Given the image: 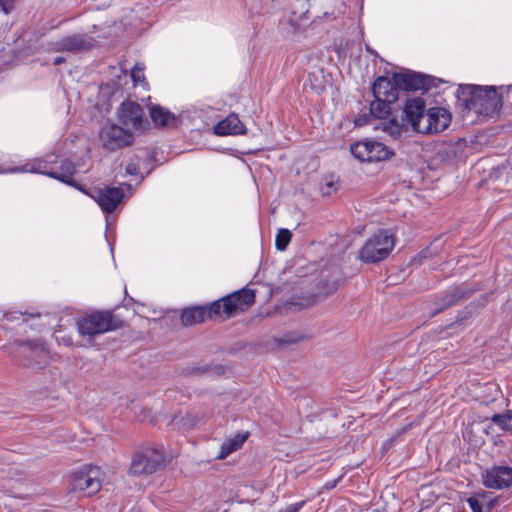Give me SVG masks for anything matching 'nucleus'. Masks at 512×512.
I'll return each instance as SVG.
<instances>
[{
	"instance_id": "obj_30",
	"label": "nucleus",
	"mask_w": 512,
	"mask_h": 512,
	"mask_svg": "<svg viewBox=\"0 0 512 512\" xmlns=\"http://www.w3.org/2000/svg\"><path fill=\"white\" fill-rule=\"evenodd\" d=\"M510 172V165L508 163H502L497 167H493L489 173V179L496 182L501 181L505 178V182H507L506 177Z\"/></svg>"
},
{
	"instance_id": "obj_16",
	"label": "nucleus",
	"mask_w": 512,
	"mask_h": 512,
	"mask_svg": "<svg viewBox=\"0 0 512 512\" xmlns=\"http://www.w3.org/2000/svg\"><path fill=\"white\" fill-rule=\"evenodd\" d=\"M93 470L92 465H85L78 471L74 472L70 477L69 490L73 492L85 491L94 481V477L90 475Z\"/></svg>"
},
{
	"instance_id": "obj_10",
	"label": "nucleus",
	"mask_w": 512,
	"mask_h": 512,
	"mask_svg": "<svg viewBox=\"0 0 512 512\" xmlns=\"http://www.w3.org/2000/svg\"><path fill=\"white\" fill-rule=\"evenodd\" d=\"M255 302L254 290L243 288L224 297V318L244 312Z\"/></svg>"
},
{
	"instance_id": "obj_21",
	"label": "nucleus",
	"mask_w": 512,
	"mask_h": 512,
	"mask_svg": "<svg viewBox=\"0 0 512 512\" xmlns=\"http://www.w3.org/2000/svg\"><path fill=\"white\" fill-rule=\"evenodd\" d=\"M150 117L156 125L161 127H168L176 120L174 114L159 105L151 106Z\"/></svg>"
},
{
	"instance_id": "obj_7",
	"label": "nucleus",
	"mask_w": 512,
	"mask_h": 512,
	"mask_svg": "<svg viewBox=\"0 0 512 512\" xmlns=\"http://www.w3.org/2000/svg\"><path fill=\"white\" fill-rule=\"evenodd\" d=\"M102 145L109 151H115L130 146L134 141L133 133L116 124H110L102 128L100 133Z\"/></svg>"
},
{
	"instance_id": "obj_34",
	"label": "nucleus",
	"mask_w": 512,
	"mask_h": 512,
	"mask_svg": "<svg viewBox=\"0 0 512 512\" xmlns=\"http://www.w3.org/2000/svg\"><path fill=\"white\" fill-rule=\"evenodd\" d=\"M436 158H439L441 161H447L450 158V148L445 145L440 146L437 150Z\"/></svg>"
},
{
	"instance_id": "obj_9",
	"label": "nucleus",
	"mask_w": 512,
	"mask_h": 512,
	"mask_svg": "<svg viewBox=\"0 0 512 512\" xmlns=\"http://www.w3.org/2000/svg\"><path fill=\"white\" fill-rule=\"evenodd\" d=\"M451 123V114L442 107L429 108L425 114L424 122L421 123L417 132L423 134L440 133L448 128Z\"/></svg>"
},
{
	"instance_id": "obj_33",
	"label": "nucleus",
	"mask_w": 512,
	"mask_h": 512,
	"mask_svg": "<svg viewBox=\"0 0 512 512\" xmlns=\"http://www.w3.org/2000/svg\"><path fill=\"white\" fill-rule=\"evenodd\" d=\"M112 75L116 78V80L112 79L111 83H108L107 86H111V88H117L120 86L119 81L122 77H126V71L121 66H111L110 67Z\"/></svg>"
},
{
	"instance_id": "obj_19",
	"label": "nucleus",
	"mask_w": 512,
	"mask_h": 512,
	"mask_svg": "<svg viewBox=\"0 0 512 512\" xmlns=\"http://www.w3.org/2000/svg\"><path fill=\"white\" fill-rule=\"evenodd\" d=\"M123 320L110 311H98V334L123 327Z\"/></svg>"
},
{
	"instance_id": "obj_25",
	"label": "nucleus",
	"mask_w": 512,
	"mask_h": 512,
	"mask_svg": "<svg viewBox=\"0 0 512 512\" xmlns=\"http://www.w3.org/2000/svg\"><path fill=\"white\" fill-rule=\"evenodd\" d=\"M467 504L472 512H491L495 505V500H488L485 493L475 494L467 499Z\"/></svg>"
},
{
	"instance_id": "obj_39",
	"label": "nucleus",
	"mask_w": 512,
	"mask_h": 512,
	"mask_svg": "<svg viewBox=\"0 0 512 512\" xmlns=\"http://www.w3.org/2000/svg\"><path fill=\"white\" fill-rule=\"evenodd\" d=\"M334 486H335V483H333V484H332V483H329V484L327 483V484H326V487H327V488H333Z\"/></svg>"
},
{
	"instance_id": "obj_41",
	"label": "nucleus",
	"mask_w": 512,
	"mask_h": 512,
	"mask_svg": "<svg viewBox=\"0 0 512 512\" xmlns=\"http://www.w3.org/2000/svg\"><path fill=\"white\" fill-rule=\"evenodd\" d=\"M88 195H89L91 198L95 199L94 195H92V194H90V193H88Z\"/></svg>"
},
{
	"instance_id": "obj_32",
	"label": "nucleus",
	"mask_w": 512,
	"mask_h": 512,
	"mask_svg": "<svg viewBox=\"0 0 512 512\" xmlns=\"http://www.w3.org/2000/svg\"><path fill=\"white\" fill-rule=\"evenodd\" d=\"M382 125V130L388 133L393 138L400 136L402 133V125H400L395 120H389L387 122H384Z\"/></svg>"
},
{
	"instance_id": "obj_4",
	"label": "nucleus",
	"mask_w": 512,
	"mask_h": 512,
	"mask_svg": "<svg viewBox=\"0 0 512 512\" xmlns=\"http://www.w3.org/2000/svg\"><path fill=\"white\" fill-rule=\"evenodd\" d=\"M395 246L393 234L380 229L369 238L359 251V259L364 263H376L386 259Z\"/></svg>"
},
{
	"instance_id": "obj_15",
	"label": "nucleus",
	"mask_w": 512,
	"mask_h": 512,
	"mask_svg": "<svg viewBox=\"0 0 512 512\" xmlns=\"http://www.w3.org/2000/svg\"><path fill=\"white\" fill-rule=\"evenodd\" d=\"M400 88L396 84L393 76H379L373 83L372 93L374 97H382L388 101H396L398 99V90Z\"/></svg>"
},
{
	"instance_id": "obj_43",
	"label": "nucleus",
	"mask_w": 512,
	"mask_h": 512,
	"mask_svg": "<svg viewBox=\"0 0 512 512\" xmlns=\"http://www.w3.org/2000/svg\"><path fill=\"white\" fill-rule=\"evenodd\" d=\"M511 88H512V85H511Z\"/></svg>"
},
{
	"instance_id": "obj_23",
	"label": "nucleus",
	"mask_w": 512,
	"mask_h": 512,
	"mask_svg": "<svg viewBox=\"0 0 512 512\" xmlns=\"http://www.w3.org/2000/svg\"><path fill=\"white\" fill-rule=\"evenodd\" d=\"M77 328L80 335L86 338V342L92 344L96 335V316L90 315L79 319Z\"/></svg>"
},
{
	"instance_id": "obj_26",
	"label": "nucleus",
	"mask_w": 512,
	"mask_h": 512,
	"mask_svg": "<svg viewBox=\"0 0 512 512\" xmlns=\"http://www.w3.org/2000/svg\"><path fill=\"white\" fill-rule=\"evenodd\" d=\"M394 101H388L382 97H375V100L370 104V113L378 119H384L389 115L391 107L390 104Z\"/></svg>"
},
{
	"instance_id": "obj_8",
	"label": "nucleus",
	"mask_w": 512,
	"mask_h": 512,
	"mask_svg": "<svg viewBox=\"0 0 512 512\" xmlns=\"http://www.w3.org/2000/svg\"><path fill=\"white\" fill-rule=\"evenodd\" d=\"M393 79L401 90L405 91H418V90H429L433 86H437V82H441L440 79H436L432 76L423 75L409 70H405L398 73H393Z\"/></svg>"
},
{
	"instance_id": "obj_18",
	"label": "nucleus",
	"mask_w": 512,
	"mask_h": 512,
	"mask_svg": "<svg viewBox=\"0 0 512 512\" xmlns=\"http://www.w3.org/2000/svg\"><path fill=\"white\" fill-rule=\"evenodd\" d=\"M91 48V44L88 43L81 36H68L60 41L56 42L55 49L58 51H68V52H80Z\"/></svg>"
},
{
	"instance_id": "obj_13",
	"label": "nucleus",
	"mask_w": 512,
	"mask_h": 512,
	"mask_svg": "<svg viewBox=\"0 0 512 512\" xmlns=\"http://www.w3.org/2000/svg\"><path fill=\"white\" fill-rule=\"evenodd\" d=\"M21 353L29 360L26 363L32 367H42L47 363L49 351L41 341H29L22 344Z\"/></svg>"
},
{
	"instance_id": "obj_27",
	"label": "nucleus",
	"mask_w": 512,
	"mask_h": 512,
	"mask_svg": "<svg viewBox=\"0 0 512 512\" xmlns=\"http://www.w3.org/2000/svg\"><path fill=\"white\" fill-rule=\"evenodd\" d=\"M491 421L501 430L512 433V409L502 414H494Z\"/></svg>"
},
{
	"instance_id": "obj_1",
	"label": "nucleus",
	"mask_w": 512,
	"mask_h": 512,
	"mask_svg": "<svg viewBox=\"0 0 512 512\" xmlns=\"http://www.w3.org/2000/svg\"><path fill=\"white\" fill-rule=\"evenodd\" d=\"M456 97L465 110L479 116H492L502 105L494 86L459 85Z\"/></svg>"
},
{
	"instance_id": "obj_37",
	"label": "nucleus",
	"mask_w": 512,
	"mask_h": 512,
	"mask_svg": "<svg viewBox=\"0 0 512 512\" xmlns=\"http://www.w3.org/2000/svg\"><path fill=\"white\" fill-rule=\"evenodd\" d=\"M126 172L129 175H137L139 172V165L137 163H129L126 167Z\"/></svg>"
},
{
	"instance_id": "obj_42",
	"label": "nucleus",
	"mask_w": 512,
	"mask_h": 512,
	"mask_svg": "<svg viewBox=\"0 0 512 512\" xmlns=\"http://www.w3.org/2000/svg\"><path fill=\"white\" fill-rule=\"evenodd\" d=\"M70 343H71V341H65L66 345H69Z\"/></svg>"
},
{
	"instance_id": "obj_28",
	"label": "nucleus",
	"mask_w": 512,
	"mask_h": 512,
	"mask_svg": "<svg viewBox=\"0 0 512 512\" xmlns=\"http://www.w3.org/2000/svg\"><path fill=\"white\" fill-rule=\"evenodd\" d=\"M144 65L142 63H136L134 67L131 69V79L134 83V86L141 85L144 89L148 88V82L145 79L144 75Z\"/></svg>"
},
{
	"instance_id": "obj_24",
	"label": "nucleus",
	"mask_w": 512,
	"mask_h": 512,
	"mask_svg": "<svg viewBox=\"0 0 512 512\" xmlns=\"http://www.w3.org/2000/svg\"><path fill=\"white\" fill-rule=\"evenodd\" d=\"M460 298L457 288H452L441 295L435 302V307L431 308L432 315L438 314L448 307L454 305Z\"/></svg>"
},
{
	"instance_id": "obj_5",
	"label": "nucleus",
	"mask_w": 512,
	"mask_h": 512,
	"mask_svg": "<svg viewBox=\"0 0 512 512\" xmlns=\"http://www.w3.org/2000/svg\"><path fill=\"white\" fill-rule=\"evenodd\" d=\"M350 150L352 155L361 162H380L393 155L388 146L373 140L359 141L351 145Z\"/></svg>"
},
{
	"instance_id": "obj_36",
	"label": "nucleus",
	"mask_w": 512,
	"mask_h": 512,
	"mask_svg": "<svg viewBox=\"0 0 512 512\" xmlns=\"http://www.w3.org/2000/svg\"><path fill=\"white\" fill-rule=\"evenodd\" d=\"M12 9V0H0V10L8 14Z\"/></svg>"
},
{
	"instance_id": "obj_31",
	"label": "nucleus",
	"mask_w": 512,
	"mask_h": 512,
	"mask_svg": "<svg viewBox=\"0 0 512 512\" xmlns=\"http://www.w3.org/2000/svg\"><path fill=\"white\" fill-rule=\"evenodd\" d=\"M224 316V297L218 301H214L207 309V317L215 319Z\"/></svg>"
},
{
	"instance_id": "obj_3",
	"label": "nucleus",
	"mask_w": 512,
	"mask_h": 512,
	"mask_svg": "<svg viewBox=\"0 0 512 512\" xmlns=\"http://www.w3.org/2000/svg\"><path fill=\"white\" fill-rule=\"evenodd\" d=\"M57 157V155L51 154L46 155L44 158H35L27 161L20 167L10 169L9 172L39 173L60 180L66 184L74 185L72 175L76 172V167L70 161H63L58 170L50 168L49 165L56 162L53 158Z\"/></svg>"
},
{
	"instance_id": "obj_14",
	"label": "nucleus",
	"mask_w": 512,
	"mask_h": 512,
	"mask_svg": "<svg viewBox=\"0 0 512 512\" xmlns=\"http://www.w3.org/2000/svg\"><path fill=\"white\" fill-rule=\"evenodd\" d=\"M408 122L412 125L413 129L417 131L425 117V101L416 97L407 100L403 110Z\"/></svg>"
},
{
	"instance_id": "obj_2",
	"label": "nucleus",
	"mask_w": 512,
	"mask_h": 512,
	"mask_svg": "<svg viewBox=\"0 0 512 512\" xmlns=\"http://www.w3.org/2000/svg\"><path fill=\"white\" fill-rule=\"evenodd\" d=\"M132 195V186L123 183L117 187L107 186L102 190H98V206L101 211L106 214V241L108 242L111 254L114 250V240L111 239V234L114 233L115 215L120 211L125 202ZM114 258V255H112Z\"/></svg>"
},
{
	"instance_id": "obj_20",
	"label": "nucleus",
	"mask_w": 512,
	"mask_h": 512,
	"mask_svg": "<svg viewBox=\"0 0 512 512\" xmlns=\"http://www.w3.org/2000/svg\"><path fill=\"white\" fill-rule=\"evenodd\" d=\"M247 438H248L247 434H237V435L225 440L220 446V450L217 455V459H220V460L225 459L231 453L240 449L243 446V444L245 443V441L247 440Z\"/></svg>"
},
{
	"instance_id": "obj_40",
	"label": "nucleus",
	"mask_w": 512,
	"mask_h": 512,
	"mask_svg": "<svg viewBox=\"0 0 512 512\" xmlns=\"http://www.w3.org/2000/svg\"><path fill=\"white\" fill-rule=\"evenodd\" d=\"M366 50L369 51L370 53H373L369 46H366Z\"/></svg>"
},
{
	"instance_id": "obj_6",
	"label": "nucleus",
	"mask_w": 512,
	"mask_h": 512,
	"mask_svg": "<svg viewBox=\"0 0 512 512\" xmlns=\"http://www.w3.org/2000/svg\"><path fill=\"white\" fill-rule=\"evenodd\" d=\"M164 464L163 452L155 448H146L132 458L130 472L133 475L152 474Z\"/></svg>"
},
{
	"instance_id": "obj_29",
	"label": "nucleus",
	"mask_w": 512,
	"mask_h": 512,
	"mask_svg": "<svg viewBox=\"0 0 512 512\" xmlns=\"http://www.w3.org/2000/svg\"><path fill=\"white\" fill-rule=\"evenodd\" d=\"M292 234L288 229L281 228L278 230L275 239V247L279 251H284L291 241Z\"/></svg>"
},
{
	"instance_id": "obj_17",
	"label": "nucleus",
	"mask_w": 512,
	"mask_h": 512,
	"mask_svg": "<svg viewBox=\"0 0 512 512\" xmlns=\"http://www.w3.org/2000/svg\"><path fill=\"white\" fill-rule=\"evenodd\" d=\"M213 130L216 135H238L244 133L245 126L236 114H230L219 121Z\"/></svg>"
},
{
	"instance_id": "obj_22",
	"label": "nucleus",
	"mask_w": 512,
	"mask_h": 512,
	"mask_svg": "<svg viewBox=\"0 0 512 512\" xmlns=\"http://www.w3.org/2000/svg\"><path fill=\"white\" fill-rule=\"evenodd\" d=\"M207 317V308L193 307L184 309L181 313V322L184 326L202 323Z\"/></svg>"
},
{
	"instance_id": "obj_11",
	"label": "nucleus",
	"mask_w": 512,
	"mask_h": 512,
	"mask_svg": "<svg viewBox=\"0 0 512 512\" xmlns=\"http://www.w3.org/2000/svg\"><path fill=\"white\" fill-rule=\"evenodd\" d=\"M483 485L490 489H504L512 485V468L493 466L482 473Z\"/></svg>"
},
{
	"instance_id": "obj_35",
	"label": "nucleus",
	"mask_w": 512,
	"mask_h": 512,
	"mask_svg": "<svg viewBox=\"0 0 512 512\" xmlns=\"http://www.w3.org/2000/svg\"><path fill=\"white\" fill-rule=\"evenodd\" d=\"M304 504H305V501L292 503V504L288 505L281 512H298L304 506Z\"/></svg>"
},
{
	"instance_id": "obj_12",
	"label": "nucleus",
	"mask_w": 512,
	"mask_h": 512,
	"mask_svg": "<svg viewBox=\"0 0 512 512\" xmlns=\"http://www.w3.org/2000/svg\"><path fill=\"white\" fill-rule=\"evenodd\" d=\"M119 121L126 126V129H139L142 125L143 109L133 101H125L118 110Z\"/></svg>"
},
{
	"instance_id": "obj_38",
	"label": "nucleus",
	"mask_w": 512,
	"mask_h": 512,
	"mask_svg": "<svg viewBox=\"0 0 512 512\" xmlns=\"http://www.w3.org/2000/svg\"><path fill=\"white\" fill-rule=\"evenodd\" d=\"M64 62H65V58L62 56H58V57L54 58V60H53L54 65H60Z\"/></svg>"
}]
</instances>
